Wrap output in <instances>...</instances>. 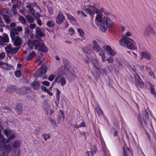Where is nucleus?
I'll return each mask as SVG.
<instances>
[{
	"instance_id": "nucleus-1",
	"label": "nucleus",
	"mask_w": 156,
	"mask_h": 156,
	"mask_svg": "<svg viewBox=\"0 0 156 156\" xmlns=\"http://www.w3.org/2000/svg\"><path fill=\"white\" fill-rule=\"evenodd\" d=\"M10 37L14 46L20 47L21 39L19 36V33L16 29L12 28L10 32Z\"/></svg>"
},
{
	"instance_id": "nucleus-2",
	"label": "nucleus",
	"mask_w": 156,
	"mask_h": 156,
	"mask_svg": "<svg viewBox=\"0 0 156 156\" xmlns=\"http://www.w3.org/2000/svg\"><path fill=\"white\" fill-rule=\"evenodd\" d=\"M31 48L32 49L33 48L35 50L40 51L43 52L48 51V49L46 45L44 43H41L39 41L37 40H34L31 42Z\"/></svg>"
},
{
	"instance_id": "nucleus-3",
	"label": "nucleus",
	"mask_w": 156,
	"mask_h": 156,
	"mask_svg": "<svg viewBox=\"0 0 156 156\" xmlns=\"http://www.w3.org/2000/svg\"><path fill=\"white\" fill-rule=\"evenodd\" d=\"M47 71V67L44 64H42L41 67L39 68L36 72L34 76L36 78L41 76L42 75L45 74Z\"/></svg>"
},
{
	"instance_id": "nucleus-4",
	"label": "nucleus",
	"mask_w": 156,
	"mask_h": 156,
	"mask_svg": "<svg viewBox=\"0 0 156 156\" xmlns=\"http://www.w3.org/2000/svg\"><path fill=\"white\" fill-rule=\"evenodd\" d=\"M134 76L136 85L139 86L140 88L143 87L144 86V83L141 80L139 75L137 73H135Z\"/></svg>"
},
{
	"instance_id": "nucleus-5",
	"label": "nucleus",
	"mask_w": 156,
	"mask_h": 156,
	"mask_svg": "<svg viewBox=\"0 0 156 156\" xmlns=\"http://www.w3.org/2000/svg\"><path fill=\"white\" fill-rule=\"evenodd\" d=\"M85 11L86 13H89L91 16L92 17H93L94 15L95 14V12L98 14L100 12L97 8L92 6H91L90 8L85 9Z\"/></svg>"
},
{
	"instance_id": "nucleus-6",
	"label": "nucleus",
	"mask_w": 156,
	"mask_h": 156,
	"mask_svg": "<svg viewBox=\"0 0 156 156\" xmlns=\"http://www.w3.org/2000/svg\"><path fill=\"white\" fill-rule=\"evenodd\" d=\"M9 42V38L7 34L4 33L2 36L0 35V45H4Z\"/></svg>"
},
{
	"instance_id": "nucleus-7",
	"label": "nucleus",
	"mask_w": 156,
	"mask_h": 156,
	"mask_svg": "<svg viewBox=\"0 0 156 156\" xmlns=\"http://www.w3.org/2000/svg\"><path fill=\"white\" fill-rule=\"evenodd\" d=\"M3 139L0 142V148H4L5 151L7 152H9L11 151V147L10 145H6Z\"/></svg>"
},
{
	"instance_id": "nucleus-8",
	"label": "nucleus",
	"mask_w": 156,
	"mask_h": 156,
	"mask_svg": "<svg viewBox=\"0 0 156 156\" xmlns=\"http://www.w3.org/2000/svg\"><path fill=\"white\" fill-rule=\"evenodd\" d=\"M6 52L8 53L14 54L17 53L18 48H12L10 45H7L5 48Z\"/></svg>"
},
{
	"instance_id": "nucleus-9",
	"label": "nucleus",
	"mask_w": 156,
	"mask_h": 156,
	"mask_svg": "<svg viewBox=\"0 0 156 156\" xmlns=\"http://www.w3.org/2000/svg\"><path fill=\"white\" fill-rule=\"evenodd\" d=\"M65 17L62 12L59 13L57 16L56 22L58 24H61L63 22Z\"/></svg>"
},
{
	"instance_id": "nucleus-10",
	"label": "nucleus",
	"mask_w": 156,
	"mask_h": 156,
	"mask_svg": "<svg viewBox=\"0 0 156 156\" xmlns=\"http://www.w3.org/2000/svg\"><path fill=\"white\" fill-rule=\"evenodd\" d=\"M4 132L6 136L10 139L13 138L15 136V134L13 133L10 129H5Z\"/></svg>"
},
{
	"instance_id": "nucleus-11",
	"label": "nucleus",
	"mask_w": 156,
	"mask_h": 156,
	"mask_svg": "<svg viewBox=\"0 0 156 156\" xmlns=\"http://www.w3.org/2000/svg\"><path fill=\"white\" fill-rule=\"evenodd\" d=\"M119 43L121 45H124V44H126L127 46V47L130 49H134V45L132 43L130 42H124L123 41L122 39H121L119 41Z\"/></svg>"
},
{
	"instance_id": "nucleus-12",
	"label": "nucleus",
	"mask_w": 156,
	"mask_h": 156,
	"mask_svg": "<svg viewBox=\"0 0 156 156\" xmlns=\"http://www.w3.org/2000/svg\"><path fill=\"white\" fill-rule=\"evenodd\" d=\"M103 23L106 24V27L108 28H110L112 25V22L110 19L108 17L104 18L103 20Z\"/></svg>"
},
{
	"instance_id": "nucleus-13",
	"label": "nucleus",
	"mask_w": 156,
	"mask_h": 156,
	"mask_svg": "<svg viewBox=\"0 0 156 156\" xmlns=\"http://www.w3.org/2000/svg\"><path fill=\"white\" fill-rule=\"evenodd\" d=\"M92 43L93 44V48L96 52H100L102 51L101 48L95 40L93 41Z\"/></svg>"
},
{
	"instance_id": "nucleus-14",
	"label": "nucleus",
	"mask_w": 156,
	"mask_h": 156,
	"mask_svg": "<svg viewBox=\"0 0 156 156\" xmlns=\"http://www.w3.org/2000/svg\"><path fill=\"white\" fill-rule=\"evenodd\" d=\"M151 33L155 34L153 28L150 25H148L145 29L144 34L145 35L149 36V33Z\"/></svg>"
},
{
	"instance_id": "nucleus-15",
	"label": "nucleus",
	"mask_w": 156,
	"mask_h": 156,
	"mask_svg": "<svg viewBox=\"0 0 156 156\" xmlns=\"http://www.w3.org/2000/svg\"><path fill=\"white\" fill-rule=\"evenodd\" d=\"M123 154L124 156H129L130 154H132L130 150L126 145L123 146Z\"/></svg>"
},
{
	"instance_id": "nucleus-16",
	"label": "nucleus",
	"mask_w": 156,
	"mask_h": 156,
	"mask_svg": "<svg viewBox=\"0 0 156 156\" xmlns=\"http://www.w3.org/2000/svg\"><path fill=\"white\" fill-rule=\"evenodd\" d=\"M36 36L37 38H40L41 37L44 36V35L42 33L41 30L39 28L37 27L36 29Z\"/></svg>"
},
{
	"instance_id": "nucleus-17",
	"label": "nucleus",
	"mask_w": 156,
	"mask_h": 156,
	"mask_svg": "<svg viewBox=\"0 0 156 156\" xmlns=\"http://www.w3.org/2000/svg\"><path fill=\"white\" fill-rule=\"evenodd\" d=\"M31 86L33 89L37 90L40 87L39 83L37 81L35 80L31 83Z\"/></svg>"
},
{
	"instance_id": "nucleus-18",
	"label": "nucleus",
	"mask_w": 156,
	"mask_h": 156,
	"mask_svg": "<svg viewBox=\"0 0 156 156\" xmlns=\"http://www.w3.org/2000/svg\"><path fill=\"white\" fill-rule=\"evenodd\" d=\"M0 13L1 15L3 16V17L9 16L8 14V9L7 8L1 9L0 10Z\"/></svg>"
},
{
	"instance_id": "nucleus-19",
	"label": "nucleus",
	"mask_w": 156,
	"mask_h": 156,
	"mask_svg": "<svg viewBox=\"0 0 156 156\" xmlns=\"http://www.w3.org/2000/svg\"><path fill=\"white\" fill-rule=\"evenodd\" d=\"M106 49L109 52V55H111L113 56L116 54L114 50L112 49L111 47L108 45H107L106 46Z\"/></svg>"
},
{
	"instance_id": "nucleus-20",
	"label": "nucleus",
	"mask_w": 156,
	"mask_h": 156,
	"mask_svg": "<svg viewBox=\"0 0 156 156\" xmlns=\"http://www.w3.org/2000/svg\"><path fill=\"white\" fill-rule=\"evenodd\" d=\"M42 106L45 109L46 112H48V110L49 107V105L48 103L47 100H44L42 102Z\"/></svg>"
},
{
	"instance_id": "nucleus-21",
	"label": "nucleus",
	"mask_w": 156,
	"mask_h": 156,
	"mask_svg": "<svg viewBox=\"0 0 156 156\" xmlns=\"http://www.w3.org/2000/svg\"><path fill=\"white\" fill-rule=\"evenodd\" d=\"M148 86L150 88L151 93L152 94H154V96L155 97H156V95L155 94V91L154 90V85L152 84L151 83H148Z\"/></svg>"
},
{
	"instance_id": "nucleus-22",
	"label": "nucleus",
	"mask_w": 156,
	"mask_h": 156,
	"mask_svg": "<svg viewBox=\"0 0 156 156\" xmlns=\"http://www.w3.org/2000/svg\"><path fill=\"white\" fill-rule=\"evenodd\" d=\"M95 111L99 116H102L103 115V112L99 105H98L96 107Z\"/></svg>"
},
{
	"instance_id": "nucleus-23",
	"label": "nucleus",
	"mask_w": 156,
	"mask_h": 156,
	"mask_svg": "<svg viewBox=\"0 0 156 156\" xmlns=\"http://www.w3.org/2000/svg\"><path fill=\"white\" fill-rule=\"evenodd\" d=\"M146 120L140 119L139 120V123L140 126L143 128H144L145 127H147V122Z\"/></svg>"
},
{
	"instance_id": "nucleus-24",
	"label": "nucleus",
	"mask_w": 156,
	"mask_h": 156,
	"mask_svg": "<svg viewBox=\"0 0 156 156\" xmlns=\"http://www.w3.org/2000/svg\"><path fill=\"white\" fill-rule=\"evenodd\" d=\"M145 58L148 59H151V56L150 54L146 52L142 53L141 55V58L143 59V58Z\"/></svg>"
},
{
	"instance_id": "nucleus-25",
	"label": "nucleus",
	"mask_w": 156,
	"mask_h": 156,
	"mask_svg": "<svg viewBox=\"0 0 156 156\" xmlns=\"http://www.w3.org/2000/svg\"><path fill=\"white\" fill-rule=\"evenodd\" d=\"M35 55V52L33 51L30 54H28L27 55L25 58L28 61H30L32 59Z\"/></svg>"
},
{
	"instance_id": "nucleus-26",
	"label": "nucleus",
	"mask_w": 156,
	"mask_h": 156,
	"mask_svg": "<svg viewBox=\"0 0 156 156\" xmlns=\"http://www.w3.org/2000/svg\"><path fill=\"white\" fill-rule=\"evenodd\" d=\"M16 89V87L15 86H10L7 89V91L9 93L15 91Z\"/></svg>"
},
{
	"instance_id": "nucleus-27",
	"label": "nucleus",
	"mask_w": 156,
	"mask_h": 156,
	"mask_svg": "<svg viewBox=\"0 0 156 156\" xmlns=\"http://www.w3.org/2000/svg\"><path fill=\"white\" fill-rule=\"evenodd\" d=\"M66 15L67 18L69 20H71L74 22H76V18H74L73 16L71 15L69 13H66Z\"/></svg>"
},
{
	"instance_id": "nucleus-28",
	"label": "nucleus",
	"mask_w": 156,
	"mask_h": 156,
	"mask_svg": "<svg viewBox=\"0 0 156 156\" xmlns=\"http://www.w3.org/2000/svg\"><path fill=\"white\" fill-rule=\"evenodd\" d=\"M122 39V40H123V41H123L124 42H130V41H133V42H134V41L132 39L127 37L125 35L124 36Z\"/></svg>"
},
{
	"instance_id": "nucleus-29",
	"label": "nucleus",
	"mask_w": 156,
	"mask_h": 156,
	"mask_svg": "<svg viewBox=\"0 0 156 156\" xmlns=\"http://www.w3.org/2000/svg\"><path fill=\"white\" fill-rule=\"evenodd\" d=\"M26 8L28 9V10L30 14L32 15H34L35 12V11L33 7H31L30 5H27Z\"/></svg>"
},
{
	"instance_id": "nucleus-30",
	"label": "nucleus",
	"mask_w": 156,
	"mask_h": 156,
	"mask_svg": "<svg viewBox=\"0 0 156 156\" xmlns=\"http://www.w3.org/2000/svg\"><path fill=\"white\" fill-rule=\"evenodd\" d=\"M102 14L101 13V15H102ZM96 20L99 23H101L102 21H103L102 20V17L101 13H100L99 14H97V16L96 17Z\"/></svg>"
},
{
	"instance_id": "nucleus-31",
	"label": "nucleus",
	"mask_w": 156,
	"mask_h": 156,
	"mask_svg": "<svg viewBox=\"0 0 156 156\" xmlns=\"http://www.w3.org/2000/svg\"><path fill=\"white\" fill-rule=\"evenodd\" d=\"M26 18L28 23H33L34 22V20L31 16L29 15H27Z\"/></svg>"
},
{
	"instance_id": "nucleus-32",
	"label": "nucleus",
	"mask_w": 156,
	"mask_h": 156,
	"mask_svg": "<svg viewBox=\"0 0 156 156\" xmlns=\"http://www.w3.org/2000/svg\"><path fill=\"white\" fill-rule=\"evenodd\" d=\"M143 119H142L147 120L148 118V112L146 110L143 115Z\"/></svg>"
},
{
	"instance_id": "nucleus-33",
	"label": "nucleus",
	"mask_w": 156,
	"mask_h": 156,
	"mask_svg": "<svg viewBox=\"0 0 156 156\" xmlns=\"http://www.w3.org/2000/svg\"><path fill=\"white\" fill-rule=\"evenodd\" d=\"M16 5L15 4H14L11 7V9L13 14H15L17 13V10L16 9Z\"/></svg>"
},
{
	"instance_id": "nucleus-34",
	"label": "nucleus",
	"mask_w": 156,
	"mask_h": 156,
	"mask_svg": "<svg viewBox=\"0 0 156 156\" xmlns=\"http://www.w3.org/2000/svg\"><path fill=\"white\" fill-rule=\"evenodd\" d=\"M90 152L92 156H93L97 152L96 147L94 146L92 147L91 150V151Z\"/></svg>"
},
{
	"instance_id": "nucleus-35",
	"label": "nucleus",
	"mask_w": 156,
	"mask_h": 156,
	"mask_svg": "<svg viewBox=\"0 0 156 156\" xmlns=\"http://www.w3.org/2000/svg\"><path fill=\"white\" fill-rule=\"evenodd\" d=\"M46 25L49 27H51L54 26L55 24L52 21L49 20L47 21Z\"/></svg>"
},
{
	"instance_id": "nucleus-36",
	"label": "nucleus",
	"mask_w": 156,
	"mask_h": 156,
	"mask_svg": "<svg viewBox=\"0 0 156 156\" xmlns=\"http://www.w3.org/2000/svg\"><path fill=\"white\" fill-rule=\"evenodd\" d=\"M16 108L19 113L22 112V109L20 104H17L16 106Z\"/></svg>"
},
{
	"instance_id": "nucleus-37",
	"label": "nucleus",
	"mask_w": 156,
	"mask_h": 156,
	"mask_svg": "<svg viewBox=\"0 0 156 156\" xmlns=\"http://www.w3.org/2000/svg\"><path fill=\"white\" fill-rule=\"evenodd\" d=\"M20 143L19 140L15 141L13 143V146L14 147H17L20 146Z\"/></svg>"
},
{
	"instance_id": "nucleus-38",
	"label": "nucleus",
	"mask_w": 156,
	"mask_h": 156,
	"mask_svg": "<svg viewBox=\"0 0 156 156\" xmlns=\"http://www.w3.org/2000/svg\"><path fill=\"white\" fill-rule=\"evenodd\" d=\"M86 126V125L85 122H82L79 125H75V127L76 128H78L81 127H85Z\"/></svg>"
},
{
	"instance_id": "nucleus-39",
	"label": "nucleus",
	"mask_w": 156,
	"mask_h": 156,
	"mask_svg": "<svg viewBox=\"0 0 156 156\" xmlns=\"http://www.w3.org/2000/svg\"><path fill=\"white\" fill-rule=\"evenodd\" d=\"M9 17L10 16L9 15L3 17L5 22L6 23L9 24L11 22V20L9 19Z\"/></svg>"
},
{
	"instance_id": "nucleus-40",
	"label": "nucleus",
	"mask_w": 156,
	"mask_h": 156,
	"mask_svg": "<svg viewBox=\"0 0 156 156\" xmlns=\"http://www.w3.org/2000/svg\"><path fill=\"white\" fill-rule=\"evenodd\" d=\"M42 136L44 137V139L45 140H46L47 139L49 138L51 136V135L49 133L47 134H43Z\"/></svg>"
},
{
	"instance_id": "nucleus-41",
	"label": "nucleus",
	"mask_w": 156,
	"mask_h": 156,
	"mask_svg": "<svg viewBox=\"0 0 156 156\" xmlns=\"http://www.w3.org/2000/svg\"><path fill=\"white\" fill-rule=\"evenodd\" d=\"M105 24L103 23V24H101L100 27V29L102 31L104 32H105L107 30V29L105 27Z\"/></svg>"
},
{
	"instance_id": "nucleus-42",
	"label": "nucleus",
	"mask_w": 156,
	"mask_h": 156,
	"mask_svg": "<svg viewBox=\"0 0 156 156\" xmlns=\"http://www.w3.org/2000/svg\"><path fill=\"white\" fill-rule=\"evenodd\" d=\"M66 81L64 77L62 78L60 80V83L62 86H63L65 84Z\"/></svg>"
},
{
	"instance_id": "nucleus-43",
	"label": "nucleus",
	"mask_w": 156,
	"mask_h": 156,
	"mask_svg": "<svg viewBox=\"0 0 156 156\" xmlns=\"http://www.w3.org/2000/svg\"><path fill=\"white\" fill-rule=\"evenodd\" d=\"M29 45L30 46V47L28 48H27L24 51V53L25 54H27V53H30V49H32L31 48V43L30 44H29Z\"/></svg>"
},
{
	"instance_id": "nucleus-44",
	"label": "nucleus",
	"mask_w": 156,
	"mask_h": 156,
	"mask_svg": "<svg viewBox=\"0 0 156 156\" xmlns=\"http://www.w3.org/2000/svg\"><path fill=\"white\" fill-rule=\"evenodd\" d=\"M19 20L23 24L25 23L26 22V20L24 18L21 16H20L19 17Z\"/></svg>"
},
{
	"instance_id": "nucleus-45",
	"label": "nucleus",
	"mask_w": 156,
	"mask_h": 156,
	"mask_svg": "<svg viewBox=\"0 0 156 156\" xmlns=\"http://www.w3.org/2000/svg\"><path fill=\"white\" fill-rule=\"evenodd\" d=\"M77 31L80 35L81 36H83L84 35V33L83 31L81 29L78 28L77 29Z\"/></svg>"
},
{
	"instance_id": "nucleus-46",
	"label": "nucleus",
	"mask_w": 156,
	"mask_h": 156,
	"mask_svg": "<svg viewBox=\"0 0 156 156\" xmlns=\"http://www.w3.org/2000/svg\"><path fill=\"white\" fill-rule=\"evenodd\" d=\"M57 90V93L56 94V99L58 100V101H59L60 99V95L59 94L60 93V91L58 89L56 88Z\"/></svg>"
},
{
	"instance_id": "nucleus-47",
	"label": "nucleus",
	"mask_w": 156,
	"mask_h": 156,
	"mask_svg": "<svg viewBox=\"0 0 156 156\" xmlns=\"http://www.w3.org/2000/svg\"><path fill=\"white\" fill-rule=\"evenodd\" d=\"M14 74L16 77H18L20 76L21 72L20 70H17L15 72Z\"/></svg>"
},
{
	"instance_id": "nucleus-48",
	"label": "nucleus",
	"mask_w": 156,
	"mask_h": 156,
	"mask_svg": "<svg viewBox=\"0 0 156 156\" xmlns=\"http://www.w3.org/2000/svg\"><path fill=\"white\" fill-rule=\"evenodd\" d=\"M99 55L101 56V58H102V60L101 61L102 62H104L105 61L104 60V57H105V55H104V53L103 52V51H102V52H100L99 53Z\"/></svg>"
},
{
	"instance_id": "nucleus-49",
	"label": "nucleus",
	"mask_w": 156,
	"mask_h": 156,
	"mask_svg": "<svg viewBox=\"0 0 156 156\" xmlns=\"http://www.w3.org/2000/svg\"><path fill=\"white\" fill-rule=\"evenodd\" d=\"M108 61L109 63H112L114 62L113 58L111 56H110L109 58L108 59Z\"/></svg>"
},
{
	"instance_id": "nucleus-50",
	"label": "nucleus",
	"mask_w": 156,
	"mask_h": 156,
	"mask_svg": "<svg viewBox=\"0 0 156 156\" xmlns=\"http://www.w3.org/2000/svg\"><path fill=\"white\" fill-rule=\"evenodd\" d=\"M55 78L54 75H50L48 78V80L50 81H52Z\"/></svg>"
},
{
	"instance_id": "nucleus-51",
	"label": "nucleus",
	"mask_w": 156,
	"mask_h": 156,
	"mask_svg": "<svg viewBox=\"0 0 156 156\" xmlns=\"http://www.w3.org/2000/svg\"><path fill=\"white\" fill-rule=\"evenodd\" d=\"M149 75L151 77V78L154 79L155 78V75L154 73V72H153L151 71V72L148 73Z\"/></svg>"
},
{
	"instance_id": "nucleus-52",
	"label": "nucleus",
	"mask_w": 156,
	"mask_h": 156,
	"mask_svg": "<svg viewBox=\"0 0 156 156\" xmlns=\"http://www.w3.org/2000/svg\"><path fill=\"white\" fill-rule=\"evenodd\" d=\"M145 70L147 72L149 73V72H151V69L148 66H145Z\"/></svg>"
},
{
	"instance_id": "nucleus-53",
	"label": "nucleus",
	"mask_w": 156,
	"mask_h": 156,
	"mask_svg": "<svg viewBox=\"0 0 156 156\" xmlns=\"http://www.w3.org/2000/svg\"><path fill=\"white\" fill-rule=\"evenodd\" d=\"M69 32L70 34L72 35L74 33V30L71 27L69 28Z\"/></svg>"
},
{
	"instance_id": "nucleus-54",
	"label": "nucleus",
	"mask_w": 156,
	"mask_h": 156,
	"mask_svg": "<svg viewBox=\"0 0 156 156\" xmlns=\"http://www.w3.org/2000/svg\"><path fill=\"white\" fill-rule=\"evenodd\" d=\"M16 29V28H15ZM16 30L18 32V31L21 32L22 31V28L21 26H18L16 27Z\"/></svg>"
},
{
	"instance_id": "nucleus-55",
	"label": "nucleus",
	"mask_w": 156,
	"mask_h": 156,
	"mask_svg": "<svg viewBox=\"0 0 156 156\" xmlns=\"http://www.w3.org/2000/svg\"><path fill=\"white\" fill-rule=\"evenodd\" d=\"M36 21L37 23V24H38L40 26H41L42 25V23L41 20L39 19L36 20Z\"/></svg>"
},
{
	"instance_id": "nucleus-56",
	"label": "nucleus",
	"mask_w": 156,
	"mask_h": 156,
	"mask_svg": "<svg viewBox=\"0 0 156 156\" xmlns=\"http://www.w3.org/2000/svg\"><path fill=\"white\" fill-rule=\"evenodd\" d=\"M42 83L46 86H49L50 85L49 82L47 81H44L42 82Z\"/></svg>"
},
{
	"instance_id": "nucleus-57",
	"label": "nucleus",
	"mask_w": 156,
	"mask_h": 156,
	"mask_svg": "<svg viewBox=\"0 0 156 156\" xmlns=\"http://www.w3.org/2000/svg\"><path fill=\"white\" fill-rule=\"evenodd\" d=\"M36 26L35 24H30L29 25V27L31 29H34L35 28Z\"/></svg>"
},
{
	"instance_id": "nucleus-58",
	"label": "nucleus",
	"mask_w": 156,
	"mask_h": 156,
	"mask_svg": "<svg viewBox=\"0 0 156 156\" xmlns=\"http://www.w3.org/2000/svg\"><path fill=\"white\" fill-rule=\"evenodd\" d=\"M5 56V54L4 52H2L0 54V59L3 58Z\"/></svg>"
},
{
	"instance_id": "nucleus-59",
	"label": "nucleus",
	"mask_w": 156,
	"mask_h": 156,
	"mask_svg": "<svg viewBox=\"0 0 156 156\" xmlns=\"http://www.w3.org/2000/svg\"><path fill=\"white\" fill-rule=\"evenodd\" d=\"M28 5H30L31 7H33L36 5V3L35 2H33L32 3H30Z\"/></svg>"
},
{
	"instance_id": "nucleus-60",
	"label": "nucleus",
	"mask_w": 156,
	"mask_h": 156,
	"mask_svg": "<svg viewBox=\"0 0 156 156\" xmlns=\"http://www.w3.org/2000/svg\"><path fill=\"white\" fill-rule=\"evenodd\" d=\"M40 16V15L39 13L38 12H36V15H35V17H36V20L39 19Z\"/></svg>"
},
{
	"instance_id": "nucleus-61",
	"label": "nucleus",
	"mask_w": 156,
	"mask_h": 156,
	"mask_svg": "<svg viewBox=\"0 0 156 156\" xmlns=\"http://www.w3.org/2000/svg\"><path fill=\"white\" fill-rule=\"evenodd\" d=\"M41 88L42 90L44 91L47 92L48 90L47 88L44 86H41Z\"/></svg>"
},
{
	"instance_id": "nucleus-62",
	"label": "nucleus",
	"mask_w": 156,
	"mask_h": 156,
	"mask_svg": "<svg viewBox=\"0 0 156 156\" xmlns=\"http://www.w3.org/2000/svg\"><path fill=\"white\" fill-rule=\"evenodd\" d=\"M85 60L86 63H88L90 62V59L87 56H86L84 58Z\"/></svg>"
},
{
	"instance_id": "nucleus-63",
	"label": "nucleus",
	"mask_w": 156,
	"mask_h": 156,
	"mask_svg": "<svg viewBox=\"0 0 156 156\" xmlns=\"http://www.w3.org/2000/svg\"><path fill=\"white\" fill-rule=\"evenodd\" d=\"M0 26L2 27H4L5 26L4 23L2 19L0 20Z\"/></svg>"
},
{
	"instance_id": "nucleus-64",
	"label": "nucleus",
	"mask_w": 156,
	"mask_h": 156,
	"mask_svg": "<svg viewBox=\"0 0 156 156\" xmlns=\"http://www.w3.org/2000/svg\"><path fill=\"white\" fill-rule=\"evenodd\" d=\"M16 25V24L15 23H12L10 25V27H15Z\"/></svg>"
}]
</instances>
